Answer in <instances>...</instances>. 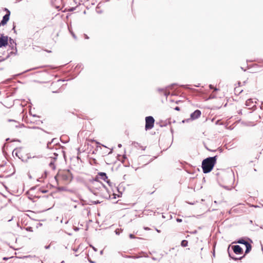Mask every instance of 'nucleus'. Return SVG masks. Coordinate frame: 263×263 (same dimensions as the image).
Listing matches in <instances>:
<instances>
[{
	"label": "nucleus",
	"mask_w": 263,
	"mask_h": 263,
	"mask_svg": "<svg viewBox=\"0 0 263 263\" xmlns=\"http://www.w3.org/2000/svg\"><path fill=\"white\" fill-rule=\"evenodd\" d=\"M217 156L209 157L203 160L202 162V168L204 173H208L213 169L216 162Z\"/></svg>",
	"instance_id": "nucleus-1"
},
{
	"label": "nucleus",
	"mask_w": 263,
	"mask_h": 263,
	"mask_svg": "<svg viewBox=\"0 0 263 263\" xmlns=\"http://www.w3.org/2000/svg\"><path fill=\"white\" fill-rule=\"evenodd\" d=\"M104 185L101 182L97 180H94L91 182L90 190L94 194H96V190H100L101 189L104 188Z\"/></svg>",
	"instance_id": "nucleus-2"
},
{
	"label": "nucleus",
	"mask_w": 263,
	"mask_h": 263,
	"mask_svg": "<svg viewBox=\"0 0 263 263\" xmlns=\"http://www.w3.org/2000/svg\"><path fill=\"white\" fill-rule=\"evenodd\" d=\"M155 120L152 116L146 117L145 118V129H151L154 127Z\"/></svg>",
	"instance_id": "nucleus-3"
},
{
	"label": "nucleus",
	"mask_w": 263,
	"mask_h": 263,
	"mask_svg": "<svg viewBox=\"0 0 263 263\" xmlns=\"http://www.w3.org/2000/svg\"><path fill=\"white\" fill-rule=\"evenodd\" d=\"M8 44V36L3 34L0 35V48L6 46Z\"/></svg>",
	"instance_id": "nucleus-4"
},
{
	"label": "nucleus",
	"mask_w": 263,
	"mask_h": 263,
	"mask_svg": "<svg viewBox=\"0 0 263 263\" xmlns=\"http://www.w3.org/2000/svg\"><path fill=\"white\" fill-rule=\"evenodd\" d=\"M256 102L253 101V100L252 99H248L246 102V105L248 106L249 108H253L255 106Z\"/></svg>",
	"instance_id": "nucleus-5"
},
{
	"label": "nucleus",
	"mask_w": 263,
	"mask_h": 263,
	"mask_svg": "<svg viewBox=\"0 0 263 263\" xmlns=\"http://www.w3.org/2000/svg\"><path fill=\"white\" fill-rule=\"evenodd\" d=\"M201 115V111L199 110H196L194 112L191 114V118L192 120H195L198 117H199Z\"/></svg>",
	"instance_id": "nucleus-6"
},
{
	"label": "nucleus",
	"mask_w": 263,
	"mask_h": 263,
	"mask_svg": "<svg viewBox=\"0 0 263 263\" xmlns=\"http://www.w3.org/2000/svg\"><path fill=\"white\" fill-rule=\"evenodd\" d=\"M234 252L237 254H241L242 252V248L238 245H236L233 247Z\"/></svg>",
	"instance_id": "nucleus-7"
},
{
	"label": "nucleus",
	"mask_w": 263,
	"mask_h": 263,
	"mask_svg": "<svg viewBox=\"0 0 263 263\" xmlns=\"http://www.w3.org/2000/svg\"><path fill=\"white\" fill-rule=\"evenodd\" d=\"M9 14H6L3 16V20L0 23V26L4 25L7 23L9 19Z\"/></svg>",
	"instance_id": "nucleus-8"
},
{
	"label": "nucleus",
	"mask_w": 263,
	"mask_h": 263,
	"mask_svg": "<svg viewBox=\"0 0 263 263\" xmlns=\"http://www.w3.org/2000/svg\"><path fill=\"white\" fill-rule=\"evenodd\" d=\"M245 246H246V251H245V253L247 254L251 250V245L249 242H248V243H246Z\"/></svg>",
	"instance_id": "nucleus-9"
},
{
	"label": "nucleus",
	"mask_w": 263,
	"mask_h": 263,
	"mask_svg": "<svg viewBox=\"0 0 263 263\" xmlns=\"http://www.w3.org/2000/svg\"><path fill=\"white\" fill-rule=\"evenodd\" d=\"M99 175L101 176V179L104 181H106V179L107 178V177L106 176V175L105 173H100Z\"/></svg>",
	"instance_id": "nucleus-10"
},
{
	"label": "nucleus",
	"mask_w": 263,
	"mask_h": 263,
	"mask_svg": "<svg viewBox=\"0 0 263 263\" xmlns=\"http://www.w3.org/2000/svg\"><path fill=\"white\" fill-rule=\"evenodd\" d=\"M187 244H188V242L187 240H183L181 241V246H182L183 247H186L187 246Z\"/></svg>",
	"instance_id": "nucleus-11"
},
{
	"label": "nucleus",
	"mask_w": 263,
	"mask_h": 263,
	"mask_svg": "<svg viewBox=\"0 0 263 263\" xmlns=\"http://www.w3.org/2000/svg\"><path fill=\"white\" fill-rule=\"evenodd\" d=\"M237 242L239 243L244 244L245 245H246V243H248V242L246 241L243 239H240L237 241Z\"/></svg>",
	"instance_id": "nucleus-12"
},
{
	"label": "nucleus",
	"mask_w": 263,
	"mask_h": 263,
	"mask_svg": "<svg viewBox=\"0 0 263 263\" xmlns=\"http://www.w3.org/2000/svg\"><path fill=\"white\" fill-rule=\"evenodd\" d=\"M9 122H13L15 123V127H17L18 126V123H17L16 121L14 120H9Z\"/></svg>",
	"instance_id": "nucleus-13"
},
{
	"label": "nucleus",
	"mask_w": 263,
	"mask_h": 263,
	"mask_svg": "<svg viewBox=\"0 0 263 263\" xmlns=\"http://www.w3.org/2000/svg\"><path fill=\"white\" fill-rule=\"evenodd\" d=\"M129 237H130V238H132H132H135V236H134V235H133V234H130L129 235Z\"/></svg>",
	"instance_id": "nucleus-14"
},
{
	"label": "nucleus",
	"mask_w": 263,
	"mask_h": 263,
	"mask_svg": "<svg viewBox=\"0 0 263 263\" xmlns=\"http://www.w3.org/2000/svg\"><path fill=\"white\" fill-rule=\"evenodd\" d=\"M175 109L176 110H178V111H179V110H180V108H179V107L177 106V107H176L175 108Z\"/></svg>",
	"instance_id": "nucleus-15"
},
{
	"label": "nucleus",
	"mask_w": 263,
	"mask_h": 263,
	"mask_svg": "<svg viewBox=\"0 0 263 263\" xmlns=\"http://www.w3.org/2000/svg\"><path fill=\"white\" fill-rule=\"evenodd\" d=\"M229 256H230V257H231L232 258H233V259H235V260H236V259H237V258H234V257H232V256L231 255L230 253H229Z\"/></svg>",
	"instance_id": "nucleus-16"
},
{
	"label": "nucleus",
	"mask_w": 263,
	"mask_h": 263,
	"mask_svg": "<svg viewBox=\"0 0 263 263\" xmlns=\"http://www.w3.org/2000/svg\"><path fill=\"white\" fill-rule=\"evenodd\" d=\"M115 233L117 235H119V232H118V230H116L115 231Z\"/></svg>",
	"instance_id": "nucleus-17"
},
{
	"label": "nucleus",
	"mask_w": 263,
	"mask_h": 263,
	"mask_svg": "<svg viewBox=\"0 0 263 263\" xmlns=\"http://www.w3.org/2000/svg\"><path fill=\"white\" fill-rule=\"evenodd\" d=\"M50 144H51V142H48V143H47V147L48 148H49V145H50Z\"/></svg>",
	"instance_id": "nucleus-18"
},
{
	"label": "nucleus",
	"mask_w": 263,
	"mask_h": 263,
	"mask_svg": "<svg viewBox=\"0 0 263 263\" xmlns=\"http://www.w3.org/2000/svg\"><path fill=\"white\" fill-rule=\"evenodd\" d=\"M71 34H72V35L73 36V37L74 39H76V36H75V34H74L73 33H71Z\"/></svg>",
	"instance_id": "nucleus-19"
},
{
	"label": "nucleus",
	"mask_w": 263,
	"mask_h": 263,
	"mask_svg": "<svg viewBox=\"0 0 263 263\" xmlns=\"http://www.w3.org/2000/svg\"><path fill=\"white\" fill-rule=\"evenodd\" d=\"M177 221L178 222H181V221H182V220H181V219H177Z\"/></svg>",
	"instance_id": "nucleus-20"
},
{
	"label": "nucleus",
	"mask_w": 263,
	"mask_h": 263,
	"mask_svg": "<svg viewBox=\"0 0 263 263\" xmlns=\"http://www.w3.org/2000/svg\"><path fill=\"white\" fill-rule=\"evenodd\" d=\"M209 86L211 89L213 88V86L212 85H210Z\"/></svg>",
	"instance_id": "nucleus-21"
},
{
	"label": "nucleus",
	"mask_w": 263,
	"mask_h": 263,
	"mask_svg": "<svg viewBox=\"0 0 263 263\" xmlns=\"http://www.w3.org/2000/svg\"><path fill=\"white\" fill-rule=\"evenodd\" d=\"M8 259V258H7V257H4L3 258L4 260H7Z\"/></svg>",
	"instance_id": "nucleus-22"
},
{
	"label": "nucleus",
	"mask_w": 263,
	"mask_h": 263,
	"mask_svg": "<svg viewBox=\"0 0 263 263\" xmlns=\"http://www.w3.org/2000/svg\"><path fill=\"white\" fill-rule=\"evenodd\" d=\"M33 128H35V129H40L39 127H33Z\"/></svg>",
	"instance_id": "nucleus-23"
},
{
	"label": "nucleus",
	"mask_w": 263,
	"mask_h": 263,
	"mask_svg": "<svg viewBox=\"0 0 263 263\" xmlns=\"http://www.w3.org/2000/svg\"><path fill=\"white\" fill-rule=\"evenodd\" d=\"M121 146H122V145H121V144H118V147H121Z\"/></svg>",
	"instance_id": "nucleus-24"
},
{
	"label": "nucleus",
	"mask_w": 263,
	"mask_h": 263,
	"mask_svg": "<svg viewBox=\"0 0 263 263\" xmlns=\"http://www.w3.org/2000/svg\"><path fill=\"white\" fill-rule=\"evenodd\" d=\"M144 229L145 230H149V228H145Z\"/></svg>",
	"instance_id": "nucleus-25"
},
{
	"label": "nucleus",
	"mask_w": 263,
	"mask_h": 263,
	"mask_svg": "<svg viewBox=\"0 0 263 263\" xmlns=\"http://www.w3.org/2000/svg\"><path fill=\"white\" fill-rule=\"evenodd\" d=\"M156 230H157V231L158 232H160V231H159V230H157V229Z\"/></svg>",
	"instance_id": "nucleus-26"
},
{
	"label": "nucleus",
	"mask_w": 263,
	"mask_h": 263,
	"mask_svg": "<svg viewBox=\"0 0 263 263\" xmlns=\"http://www.w3.org/2000/svg\"><path fill=\"white\" fill-rule=\"evenodd\" d=\"M61 263H64V261H62Z\"/></svg>",
	"instance_id": "nucleus-27"
},
{
	"label": "nucleus",
	"mask_w": 263,
	"mask_h": 263,
	"mask_svg": "<svg viewBox=\"0 0 263 263\" xmlns=\"http://www.w3.org/2000/svg\"><path fill=\"white\" fill-rule=\"evenodd\" d=\"M214 90H217V88H215V89H214Z\"/></svg>",
	"instance_id": "nucleus-28"
}]
</instances>
